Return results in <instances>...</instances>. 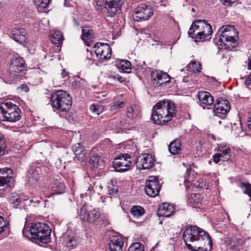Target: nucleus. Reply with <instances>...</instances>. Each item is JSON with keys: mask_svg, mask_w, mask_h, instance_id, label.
<instances>
[{"mask_svg": "<svg viewBox=\"0 0 251 251\" xmlns=\"http://www.w3.org/2000/svg\"><path fill=\"white\" fill-rule=\"evenodd\" d=\"M183 238L187 248L192 251H211L212 248L209 234L196 226L187 227Z\"/></svg>", "mask_w": 251, "mask_h": 251, "instance_id": "f257e3e1", "label": "nucleus"}, {"mask_svg": "<svg viewBox=\"0 0 251 251\" xmlns=\"http://www.w3.org/2000/svg\"><path fill=\"white\" fill-rule=\"evenodd\" d=\"M175 109L173 101L169 100L159 101L153 107L151 118L155 124L163 125L176 115Z\"/></svg>", "mask_w": 251, "mask_h": 251, "instance_id": "f03ea898", "label": "nucleus"}, {"mask_svg": "<svg viewBox=\"0 0 251 251\" xmlns=\"http://www.w3.org/2000/svg\"><path fill=\"white\" fill-rule=\"evenodd\" d=\"M27 231L29 232L30 238L37 243L47 244L51 241V230L47 224L42 223H31L26 228L24 227L23 234L25 235Z\"/></svg>", "mask_w": 251, "mask_h": 251, "instance_id": "7ed1b4c3", "label": "nucleus"}, {"mask_svg": "<svg viewBox=\"0 0 251 251\" xmlns=\"http://www.w3.org/2000/svg\"><path fill=\"white\" fill-rule=\"evenodd\" d=\"M50 100L53 108L60 111L68 112L72 105L71 97L65 91H57L51 95ZM70 115V112L66 113V118L69 121L73 120Z\"/></svg>", "mask_w": 251, "mask_h": 251, "instance_id": "20e7f679", "label": "nucleus"}, {"mask_svg": "<svg viewBox=\"0 0 251 251\" xmlns=\"http://www.w3.org/2000/svg\"><path fill=\"white\" fill-rule=\"evenodd\" d=\"M219 41L225 44V48L231 50L237 45L238 32L234 26L230 25H223L219 30Z\"/></svg>", "mask_w": 251, "mask_h": 251, "instance_id": "39448f33", "label": "nucleus"}, {"mask_svg": "<svg viewBox=\"0 0 251 251\" xmlns=\"http://www.w3.org/2000/svg\"><path fill=\"white\" fill-rule=\"evenodd\" d=\"M21 110L11 102L3 103L0 106V120L14 123L19 121L21 117Z\"/></svg>", "mask_w": 251, "mask_h": 251, "instance_id": "423d86ee", "label": "nucleus"}, {"mask_svg": "<svg viewBox=\"0 0 251 251\" xmlns=\"http://www.w3.org/2000/svg\"><path fill=\"white\" fill-rule=\"evenodd\" d=\"M7 66L9 74L13 77H21L25 74V61L18 54L9 56Z\"/></svg>", "mask_w": 251, "mask_h": 251, "instance_id": "0eeeda50", "label": "nucleus"}, {"mask_svg": "<svg viewBox=\"0 0 251 251\" xmlns=\"http://www.w3.org/2000/svg\"><path fill=\"white\" fill-rule=\"evenodd\" d=\"M45 173V169L40 162L32 163L27 174L28 183L33 186H36L39 178Z\"/></svg>", "mask_w": 251, "mask_h": 251, "instance_id": "6e6552de", "label": "nucleus"}, {"mask_svg": "<svg viewBox=\"0 0 251 251\" xmlns=\"http://www.w3.org/2000/svg\"><path fill=\"white\" fill-rule=\"evenodd\" d=\"M152 6L145 3L140 4L134 11L133 19L140 22L148 20L153 14Z\"/></svg>", "mask_w": 251, "mask_h": 251, "instance_id": "1a4fd4ad", "label": "nucleus"}, {"mask_svg": "<svg viewBox=\"0 0 251 251\" xmlns=\"http://www.w3.org/2000/svg\"><path fill=\"white\" fill-rule=\"evenodd\" d=\"M131 157L128 153H122L116 157L113 161V166L115 171L124 172L128 170L132 165Z\"/></svg>", "mask_w": 251, "mask_h": 251, "instance_id": "9d476101", "label": "nucleus"}, {"mask_svg": "<svg viewBox=\"0 0 251 251\" xmlns=\"http://www.w3.org/2000/svg\"><path fill=\"white\" fill-rule=\"evenodd\" d=\"M160 188L157 177L150 176L145 184L146 194L151 197H155L159 194Z\"/></svg>", "mask_w": 251, "mask_h": 251, "instance_id": "9b49d317", "label": "nucleus"}, {"mask_svg": "<svg viewBox=\"0 0 251 251\" xmlns=\"http://www.w3.org/2000/svg\"><path fill=\"white\" fill-rule=\"evenodd\" d=\"M151 76L152 83L155 87L162 86L171 80V77L167 73L159 70L153 71Z\"/></svg>", "mask_w": 251, "mask_h": 251, "instance_id": "f8f14e48", "label": "nucleus"}, {"mask_svg": "<svg viewBox=\"0 0 251 251\" xmlns=\"http://www.w3.org/2000/svg\"><path fill=\"white\" fill-rule=\"evenodd\" d=\"M95 52L97 57L102 61L110 58L112 50L109 45L101 43H97L94 46Z\"/></svg>", "mask_w": 251, "mask_h": 251, "instance_id": "ddd939ff", "label": "nucleus"}, {"mask_svg": "<svg viewBox=\"0 0 251 251\" xmlns=\"http://www.w3.org/2000/svg\"><path fill=\"white\" fill-rule=\"evenodd\" d=\"M154 164V159L151 154H142L137 157L136 165L139 170L150 169Z\"/></svg>", "mask_w": 251, "mask_h": 251, "instance_id": "4468645a", "label": "nucleus"}, {"mask_svg": "<svg viewBox=\"0 0 251 251\" xmlns=\"http://www.w3.org/2000/svg\"><path fill=\"white\" fill-rule=\"evenodd\" d=\"M121 0H104V10L107 17H113L120 10Z\"/></svg>", "mask_w": 251, "mask_h": 251, "instance_id": "2eb2a0df", "label": "nucleus"}, {"mask_svg": "<svg viewBox=\"0 0 251 251\" xmlns=\"http://www.w3.org/2000/svg\"><path fill=\"white\" fill-rule=\"evenodd\" d=\"M230 106L229 101L223 98H219L213 106V112L215 115L221 117L227 113L229 111Z\"/></svg>", "mask_w": 251, "mask_h": 251, "instance_id": "dca6fc26", "label": "nucleus"}, {"mask_svg": "<svg viewBox=\"0 0 251 251\" xmlns=\"http://www.w3.org/2000/svg\"><path fill=\"white\" fill-rule=\"evenodd\" d=\"M9 36L19 44L24 45L25 42L26 32L25 29L20 27H15L9 30Z\"/></svg>", "mask_w": 251, "mask_h": 251, "instance_id": "f3484780", "label": "nucleus"}, {"mask_svg": "<svg viewBox=\"0 0 251 251\" xmlns=\"http://www.w3.org/2000/svg\"><path fill=\"white\" fill-rule=\"evenodd\" d=\"M200 29L199 20H198L192 23L188 32L189 36L195 39L196 42L203 41L204 39V36L202 35L201 30Z\"/></svg>", "mask_w": 251, "mask_h": 251, "instance_id": "a211bd4d", "label": "nucleus"}, {"mask_svg": "<svg viewBox=\"0 0 251 251\" xmlns=\"http://www.w3.org/2000/svg\"><path fill=\"white\" fill-rule=\"evenodd\" d=\"M108 244L111 251H122L124 245L123 239L117 235H112L108 240Z\"/></svg>", "mask_w": 251, "mask_h": 251, "instance_id": "6ab92c4d", "label": "nucleus"}, {"mask_svg": "<svg viewBox=\"0 0 251 251\" xmlns=\"http://www.w3.org/2000/svg\"><path fill=\"white\" fill-rule=\"evenodd\" d=\"M89 162L94 169H100L104 166V157L100 154L94 153L90 158Z\"/></svg>", "mask_w": 251, "mask_h": 251, "instance_id": "aec40b11", "label": "nucleus"}, {"mask_svg": "<svg viewBox=\"0 0 251 251\" xmlns=\"http://www.w3.org/2000/svg\"><path fill=\"white\" fill-rule=\"evenodd\" d=\"M11 172V169H0V190L2 187L9 186L8 184L13 179V176H9Z\"/></svg>", "mask_w": 251, "mask_h": 251, "instance_id": "412c9836", "label": "nucleus"}, {"mask_svg": "<svg viewBox=\"0 0 251 251\" xmlns=\"http://www.w3.org/2000/svg\"><path fill=\"white\" fill-rule=\"evenodd\" d=\"M81 38L88 46H90L95 38L93 29L89 26H85L83 28Z\"/></svg>", "mask_w": 251, "mask_h": 251, "instance_id": "4be33fe9", "label": "nucleus"}, {"mask_svg": "<svg viewBox=\"0 0 251 251\" xmlns=\"http://www.w3.org/2000/svg\"><path fill=\"white\" fill-rule=\"evenodd\" d=\"M200 105H211L214 102V98L209 92L199 91L197 95Z\"/></svg>", "mask_w": 251, "mask_h": 251, "instance_id": "5701e85b", "label": "nucleus"}, {"mask_svg": "<svg viewBox=\"0 0 251 251\" xmlns=\"http://www.w3.org/2000/svg\"><path fill=\"white\" fill-rule=\"evenodd\" d=\"M72 148L77 160L81 162L85 161L86 151L84 147L80 143H77L73 145Z\"/></svg>", "mask_w": 251, "mask_h": 251, "instance_id": "b1692460", "label": "nucleus"}, {"mask_svg": "<svg viewBox=\"0 0 251 251\" xmlns=\"http://www.w3.org/2000/svg\"><path fill=\"white\" fill-rule=\"evenodd\" d=\"M174 210L175 208L172 205L163 203L158 208L157 214L159 217H168L173 213Z\"/></svg>", "mask_w": 251, "mask_h": 251, "instance_id": "393cba45", "label": "nucleus"}, {"mask_svg": "<svg viewBox=\"0 0 251 251\" xmlns=\"http://www.w3.org/2000/svg\"><path fill=\"white\" fill-rule=\"evenodd\" d=\"M200 24V29L201 30L202 35L204 36L203 40L206 39H208L210 38H208L212 33V29L211 25L207 22L205 20H199Z\"/></svg>", "mask_w": 251, "mask_h": 251, "instance_id": "a878e982", "label": "nucleus"}, {"mask_svg": "<svg viewBox=\"0 0 251 251\" xmlns=\"http://www.w3.org/2000/svg\"><path fill=\"white\" fill-rule=\"evenodd\" d=\"M65 186L63 181L59 179L55 178L51 185V190L53 194H60L64 192Z\"/></svg>", "mask_w": 251, "mask_h": 251, "instance_id": "bb28decb", "label": "nucleus"}, {"mask_svg": "<svg viewBox=\"0 0 251 251\" xmlns=\"http://www.w3.org/2000/svg\"><path fill=\"white\" fill-rule=\"evenodd\" d=\"M168 149L173 155L179 154L181 151V142L178 139H176L171 142L168 146Z\"/></svg>", "mask_w": 251, "mask_h": 251, "instance_id": "cd10ccee", "label": "nucleus"}, {"mask_svg": "<svg viewBox=\"0 0 251 251\" xmlns=\"http://www.w3.org/2000/svg\"><path fill=\"white\" fill-rule=\"evenodd\" d=\"M102 219L100 213L95 209L89 212L88 223H94L95 225H100L102 223Z\"/></svg>", "mask_w": 251, "mask_h": 251, "instance_id": "c85d7f7f", "label": "nucleus"}, {"mask_svg": "<svg viewBox=\"0 0 251 251\" xmlns=\"http://www.w3.org/2000/svg\"><path fill=\"white\" fill-rule=\"evenodd\" d=\"M219 154L221 155V160L223 162L228 161L231 157V150L226 146H220L218 148Z\"/></svg>", "mask_w": 251, "mask_h": 251, "instance_id": "c756f323", "label": "nucleus"}, {"mask_svg": "<svg viewBox=\"0 0 251 251\" xmlns=\"http://www.w3.org/2000/svg\"><path fill=\"white\" fill-rule=\"evenodd\" d=\"M64 37L62 33L58 30L55 31L50 37L51 42L56 47L62 45Z\"/></svg>", "mask_w": 251, "mask_h": 251, "instance_id": "7c9ffc66", "label": "nucleus"}, {"mask_svg": "<svg viewBox=\"0 0 251 251\" xmlns=\"http://www.w3.org/2000/svg\"><path fill=\"white\" fill-rule=\"evenodd\" d=\"M140 113L139 107L133 105L127 108V116L128 118L133 119L137 117Z\"/></svg>", "mask_w": 251, "mask_h": 251, "instance_id": "2f4dec72", "label": "nucleus"}, {"mask_svg": "<svg viewBox=\"0 0 251 251\" xmlns=\"http://www.w3.org/2000/svg\"><path fill=\"white\" fill-rule=\"evenodd\" d=\"M118 67L123 73H130L131 71V64L127 60H121Z\"/></svg>", "mask_w": 251, "mask_h": 251, "instance_id": "473e14b6", "label": "nucleus"}, {"mask_svg": "<svg viewBox=\"0 0 251 251\" xmlns=\"http://www.w3.org/2000/svg\"><path fill=\"white\" fill-rule=\"evenodd\" d=\"M9 201L12 205L13 207L15 208H21V199L17 194H12L9 198Z\"/></svg>", "mask_w": 251, "mask_h": 251, "instance_id": "72a5a7b5", "label": "nucleus"}, {"mask_svg": "<svg viewBox=\"0 0 251 251\" xmlns=\"http://www.w3.org/2000/svg\"><path fill=\"white\" fill-rule=\"evenodd\" d=\"M201 201V195L199 194H192L188 198L189 202L192 207L197 206Z\"/></svg>", "mask_w": 251, "mask_h": 251, "instance_id": "f704fd0d", "label": "nucleus"}, {"mask_svg": "<svg viewBox=\"0 0 251 251\" xmlns=\"http://www.w3.org/2000/svg\"><path fill=\"white\" fill-rule=\"evenodd\" d=\"M130 213L133 216L138 218L142 216L144 214L145 210L141 206L135 205L131 208Z\"/></svg>", "mask_w": 251, "mask_h": 251, "instance_id": "c9c22d12", "label": "nucleus"}, {"mask_svg": "<svg viewBox=\"0 0 251 251\" xmlns=\"http://www.w3.org/2000/svg\"><path fill=\"white\" fill-rule=\"evenodd\" d=\"M187 67L189 68L190 71L194 73H200L201 71V64L196 61L191 62Z\"/></svg>", "mask_w": 251, "mask_h": 251, "instance_id": "e433bc0d", "label": "nucleus"}, {"mask_svg": "<svg viewBox=\"0 0 251 251\" xmlns=\"http://www.w3.org/2000/svg\"><path fill=\"white\" fill-rule=\"evenodd\" d=\"M6 144L3 134L0 133V157L5 154L6 151Z\"/></svg>", "mask_w": 251, "mask_h": 251, "instance_id": "4c0bfd02", "label": "nucleus"}, {"mask_svg": "<svg viewBox=\"0 0 251 251\" xmlns=\"http://www.w3.org/2000/svg\"><path fill=\"white\" fill-rule=\"evenodd\" d=\"M191 171H189L188 169L187 170V172H186L184 175V183L185 186L186 190H187L190 186L192 185V181H193V178L190 176Z\"/></svg>", "mask_w": 251, "mask_h": 251, "instance_id": "58836bf2", "label": "nucleus"}, {"mask_svg": "<svg viewBox=\"0 0 251 251\" xmlns=\"http://www.w3.org/2000/svg\"><path fill=\"white\" fill-rule=\"evenodd\" d=\"M79 216L82 222H88L89 212H87L85 208L82 207L80 209L79 213Z\"/></svg>", "mask_w": 251, "mask_h": 251, "instance_id": "ea45409f", "label": "nucleus"}, {"mask_svg": "<svg viewBox=\"0 0 251 251\" xmlns=\"http://www.w3.org/2000/svg\"><path fill=\"white\" fill-rule=\"evenodd\" d=\"M51 0H34V3L37 8L44 9L49 4Z\"/></svg>", "mask_w": 251, "mask_h": 251, "instance_id": "a19ab883", "label": "nucleus"}, {"mask_svg": "<svg viewBox=\"0 0 251 251\" xmlns=\"http://www.w3.org/2000/svg\"><path fill=\"white\" fill-rule=\"evenodd\" d=\"M128 251H144V246L139 242H136L129 247Z\"/></svg>", "mask_w": 251, "mask_h": 251, "instance_id": "79ce46f5", "label": "nucleus"}, {"mask_svg": "<svg viewBox=\"0 0 251 251\" xmlns=\"http://www.w3.org/2000/svg\"><path fill=\"white\" fill-rule=\"evenodd\" d=\"M90 110L93 114L98 115L102 112L103 108L101 105L92 104L90 107Z\"/></svg>", "mask_w": 251, "mask_h": 251, "instance_id": "37998d69", "label": "nucleus"}, {"mask_svg": "<svg viewBox=\"0 0 251 251\" xmlns=\"http://www.w3.org/2000/svg\"><path fill=\"white\" fill-rule=\"evenodd\" d=\"M240 187L244 193L248 195L251 198V185L249 183H242Z\"/></svg>", "mask_w": 251, "mask_h": 251, "instance_id": "c03bdc74", "label": "nucleus"}, {"mask_svg": "<svg viewBox=\"0 0 251 251\" xmlns=\"http://www.w3.org/2000/svg\"><path fill=\"white\" fill-rule=\"evenodd\" d=\"M8 222L5 221L3 217L0 215V234L7 228Z\"/></svg>", "mask_w": 251, "mask_h": 251, "instance_id": "a18cd8bd", "label": "nucleus"}, {"mask_svg": "<svg viewBox=\"0 0 251 251\" xmlns=\"http://www.w3.org/2000/svg\"><path fill=\"white\" fill-rule=\"evenodd\" d=\"M110 77L113 78L114 80H118L120 82H123L126 80L125 78L121 76L119 74H115L114 75H112L110 76Z\"/></svg>", "mask_w": 251, "mask_h": 251, "instance_id": "49530a36", "label": "nucleus"}, {"mask_svg": "<svg viewBox=\"0 0 251 251\" xmlns=\"http://www.w3.org/2000/svg\"><path fill=\"white\" fill-rule=\"evenodd\" d=\"M124 105H125L124 102L119 101L116 102L112 105V107L113 108V109H117V108H122V107H124Z\"/></svg>", "mask_w": 251, "mask_h": 251, "instance_id": "de8ad7c7", "label": "nucleus"}, {"mask_svg": "<svg viewBox=\"0 0 251 251\" xmlns=\"http://www.w3.org/2000/svg\"><path fill=\"white\" fill-rule=\"evenodd\" d=\"M96 8L98 10H100V9H102V4L104 3V0H97L96 1Z\"/></svg>", "mask_w": 251, "mask_h": 251, "instance_id": "09e8293b", "label": "nucleus"}, {"mask_svg": "<svg viewBox=\"0 0 251 251\" xmlns=\"http://www.w3.org/2000/svg\"><path fill=\"white\" fill-rule=\"evenodd\" d=\"M221 160V155L219 153H216L213 155V160L216 164L218 163Z\"/></svg>", "mask_w": 251, "mask_h": 251, "instance_id": "8fccbe9b", "label": "nucleus"}, {"mask_svg": "<svg viewBox=\"0 0 251 251\" xmlns=\"http://www.w3.org/2000/svg\"><path fill=\"white\" fill-rule=\"evenodd\" d=\"M18 89L22 91L25 92H28L29 91V88L27 84H23L21 85Z\"/></svg>", "mask_w": 251, "mask_h": 251, "instance_id": "3c124183", "label": "nucleus"}, {"mask_svg": "<svg viewBox=\"0 0 251 251\" xmlns=\"http://www.w3.org/2000/svg\"><path fill=\"white\" fill-rule=\"evenodd\" d=\"M93 192H94V191H93V189L92 186L90 185H88V186L87 187V192L85 193V195L86 196H90L91 195H92L93 194Z\"/></svg>", "mask_w": 251, "mask_h": 251, "instance_id": "603ef678", "label": "nucleus"}, {"mask_svg": "<svg viewBox=\"0 0 251 251\" xmlns=\"http://www.w3.org/2000/svg\"><path fill=\"white\" fill-rule=\"evenodd\" d=\"M247 124L249 128L251 130V112L250 113L249 116L248 118Z\"/></svg>", "mask_w": 251, "mask_h": 251, "instance_id": "864d4df0", "label": "nucleus"}, {"mask_svg": "<svg viewBox=\"0 0 251 251\" xmlns=\"http://www.w3.org/2000/svg\"><path fill=\"white\" fill-rule=\"evenodd\" d=\"M251 76L249 75V77L245 80V84L249 87V86L251 84Z\"/></svg>", "mask_w": 251, "mask_h": 251, "instance_id": "5fc2aeb1", "label": "nucleus"}, {"mask_svg": "<svg viewBox=\"0 0 251 251\" xmlns=\"http://www.w3.org/2000/svg\"><path fill=\"white\" fill-rule=\"evenodd\" d=\"M61 75H62L63 77H66L67 76V74L65 72V70H63V72H62Z\"/></svg>", "mask_w": 251, "mask_h": 251, "instance_id": "6e6d98bb", "label": "nucleus"}, {"mask_svg": "<svg viewBox=\"0 0 251 251\" xmlns=\"http://www.w3.org/2000/svg\"><path fill=\"white\" fill-rule=\"evenodd\" d=\"M73 22H74L75 25L76 26H78V25H79L78 23L76 21V20L75 18H74Z\"/></svg>", "mask_w": 251, "mask_h": 251, "instance_id": "4d7b16f0", "label": "nucleus"}, {"mask_svg": "<svg viewBox=\"0 0 251 251\" xmlns=\"http://www.w3.org/2000/svg\"><path fill=\"white\" fill-rule=\"evenodd\" d=\"M87 58L88 59H90V60H92V58H89L88 56H87Z\"/></svg>", "mask_w": 251, "mask_h": 251, "instance_id": "13d9d810", "label": "nucleus"}, {"mask_svg": "<svg viewBox=\"0 0 251 251\" xmlns=\"http://www.w3.org/2000/svg\"><path fill=\"white\" fill-rule=\"evenodd\" d=\"M71 242H72V240H70L69 241L70 243H71Z\"/></svg>", "mask_w": 251, "mask_h": 251, "instance_id": "bf43d9fd", "label": "nucleus"}, {"mask_svg": "<svg viewBox=\"0 0 251 251\" xmlns=\"http://www.w3.org/2000/svg\"><path fill=\"white\" fill-rule=\"evenodd\" d=\"M87 50V52H89V50H88V49H87V50Z\"/></svg>", "mask_w": 251, "mask_h": 251, "instance_id": "052dcab7", "label": "nucleus"}, {"mask_svg": "<svg viewBox=\"0 0 251 251\" xmlns=\"http://www.w3.org/2000/svg\"><path fill=\"white\" fill-rule=\"evenodd\" d=\"M250 76H251V73L250 74Z\"/></svg>", "mask_w": 251, "mask_h": 251, "instance_id": "680f3d73", "label": "nucleus"}, {"mask_svg": "<svg viewBox=\"0 0 251 251\" xmlns=\"http://www.w3.org/2000/svg\"><path fill=\"white\" fill-rule=\"evenodd\" d=\"M250 211H251V209H250Z\"/></svg>", "mask_w": 251, "mask_h": 251, "instance_id": "e2e57ef3", "label": "nucleus"}]
</instances>
